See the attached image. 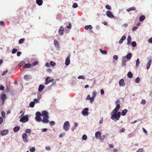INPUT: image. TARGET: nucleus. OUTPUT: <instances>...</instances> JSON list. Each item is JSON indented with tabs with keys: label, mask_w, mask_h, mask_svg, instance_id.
I'll list each match as a JSON object with an SVG mask.
<instances>
[{
	"label": "nucleus",
	"mask_w": 152,
	"mask_h": 152,
	"mask_svg": "<svg viewBox=\"0 0 152 152\" xmlns=\"http://www.w3.org/2000/svg\"><path fill=\"white\" fill-rule=\"evenodd\" d=\"M42 113L43 114V119L42 120V121L45 123H47L49 122V120L48 118H49V116L48 115V113L46 111H43L42 112Z\"/></svg>",
	"instance_id": "obj_1"
},
{
	"label": "nucleus",
	"mask_w": 152,
	"mask_h": 152,
	"mask_svg": "<svg viewBox=\"0 0 152 152\" xmlns=\"http://www.w3.org/2000/svg\"><path fill=\"white\" fill-rule=\"evenodd\" d=\"M111 116V118L113 120L117 121L119 120V118L120 117L121 113L120 112H118L115 113H113Z\"/></svg>",
	"instance_id": "obj_2"
},
{
	"label": "nucleus",
	"mask_w": 152,
	"mask_h": 152,
	"mask_svg": "<svg viewBox=\"0 0 152 152\" xmlns=\"http://www.w3.org/2000/svg\"><path fill=\"white\" fill-rule=\"evenodd\" d=\"M70 127V125L69 121H66L63 125V128L65 131H67Z\"/></svg>",
	"instance_id": "obj_3"
},
{
	"label": "nucleus",
	"mask_w": 152,
	"mask_h": 152,
	"mask_svg": "<svg viewBox=\"0 0 152 152\" xmlns=\"http://www.w3.org/2000/svg\"><path fill=\"white\" fill-rule=\"evenodd\" d=\"M28 115H26L21 118L20 120V121L23 123H25L28 121Z\"/></svg>",
	"instance_id": "obj_4"
},
{
	"label": "nucleus",
	"mask_w": 152,
	"mask_h": 152,
	"mask_svg": "<svg viewBox=\"0 0 152 152\" xmlns=\"http://www.w3.org/2000/svg\"><path fill=\"white\" fill-rule=\"evenodd\" d=\"M50 77H47L45 80V84L46 85H48L49 83L52 82L54 80L53 79H52L50 80H48V79H50Z\"/></svg>",
	"instance_id": "obj_5"
},
{
	"label": "nucleus",
	"mask_w": 152,
	"mask_h": 152,
	"mask_svg": "<svg viewBox=\"0 0 152 152\" xmlns=\"http://www.w3.org/2000/svg\"><path fill=\"white\" fill-rule=\"evenodd\" d=\"M88 108H86L83 109L82 111V114L84 116L88 115Z\"/></svg>",
	"instance_id": "obj_6"
},
{
	"label": "nucleus",
	"mask_w": 152,
	"mask_h": 152,
	"mask_svg": "<svg viewBox=\"0 0 152 152\" xmlns=\"http://www.w3.org/2000/svg\"><path fill=\"white\" fill-rule=\"evenodd\" d=\"M22 138L23 141L24 142H27L28 141L27 139V134L25 133H23L22 135Z\"/></svg>",
	"instance_id": "obj_7"
},
{
	"label": "nucleus",
	"mask_w": 152,
	"mask_h": 152,
	"mask_svg": "<svg viewBox=\"0 0 152 152\" xmlns=\"http://www.w3.org/2000/svg\"><path fill=\"white\" fill-rule=\"evenodd\" d=\"M106 15L108 17L110 18H113L114 17L112 12L110 11H107L106 12Z\"/></svg>",
	"instance_id": "obj_8"
},
{
	"label": "nucleus",
	"mask_w": 152,
	"mask_h": 152,
	"mask_svg": "<svg viewBox=\"0 0 152 152\" xmlns=\"http://www.w3.org/2000/svg\"><path fill=\"white\" fill-rule=\"evenodd\" d=\"M120 108V105L119 104H117L116 107L112 112V113H117L118 110Z\"/></svg>",
	"instance_id": "obj_9"
},
{
	"label": "nucleus",
	"mask_w": 152,
	"mask_h": 152,
	"mask_svg": "<svg viewBox=\"0 0 152 152\" xmlns=\"http://www.w3.org/2000/svg\"><path fill=\"white\" fill-rule=\"evenodd\" d=\"M64 28L62 26H61L60 28L58 31L59 34L60 35H62L64 33Z\"/></svg>",
	"instance_id": "obj_10"
},
{
	"label": "nucleus",
	"mask_w": 152,
	"mask_h": 152,
	"mask_svg": "<svg viewBox=\"0 0 152 152\" xmlns=\"http://www.w3.org/2000/svg\"><path fill=\"white\" fill-rule=\"evenodd\" d=\"M70 56L69 55L66 58L65 62V64L66 65L68 66V65L70 62Z\"/></svg>",
	"instance_id": "obj_11"
},
{
	"label": "nucleus",
	"mask_w": 152,
	"mask_h": 152,
	"mask_svg": "<svg viewBox=\"0 0 152 152\" xmlns=\"http://www.w3.org/2000/svg\"><path fill=\"white\" fill-rule=\"evenodd\" d=\"M125 57H123L122 62V66H126V61L125 60Z\"/></svg>",
	"instance_id": "obj_12"
},
{
	"label": "nucleus",
	"mask_w": 152,
	"mask_h": 152,
	"mask_svg": "<svg viewBox=\"0 0 152 152\" xmlns=\"http://www.w3.org/2000/svg\"><path fill=\"white\" fill-rule=\"evenodd\" d=\"M119 86H125V84L124 83V80L123 79H121L119 82Z\"/></svg>",
	"instance_id": "obj_13"
},
{
	"label": "nucleus",
	"mask_w": 152,
	"mask_h": 152,
	"mask_svg": "<svg viewBox=\"0 0 152 152\" xmlns=\"http://www.w3.org/2000/svg\"><path fill=\"white\" fill-rule=\"evenodd\" d=\"M8 133V131L6 130H4L2 131L1 132V134L2 136H4L7 134Z\"/></svg>",
	"instance_id": "obj_14"
},
{
	"label": "nucleus",
	"mask_w": 152,
	"mask_h": 152,
	"mask_svg": "<svg viewBox=\"0 0 152 152\" xmlns=\"http://www.w3.org/2000/svg\"><path fill=\"white\" fill-rule=\"evenodd\" d=\"M126 36H123L119 42V44H121L123 43V41L126 39Z\"/></svg>",
	"instance_id": "obj_15"
},
{
	"label": "nucleus",
	"mask_w": 152,
	"mask_h": 152,
	"mask_svg": "<svg viewBox=\"0 0 152 152\" xmlns=\"http://www.w3.org/2000/svg\"><path fill=\"white\" fill-rule=\"evenodd\" d=\"M101 135V133L100 132L98 131L95 133V137L96 138L99 137Z\"/></svg>",
	"instance_id": "obj_16"
},
{
	"label": "nucleus",
	"mask_w": 152,
	"mask_h": 152,
	"mask_svg": "<svg viewBox=\"0 0 152 152\" xmlns=\"http://www.w3.org/2000/svg\"><path fill=\"white\" fill-rule=\"evenodd\" d=\"M1 99L2 100L3 102H4L6 99V96L5 94H3L1 95Z\"/></svg>",
	"instance_id": "obj_17"
},
{
	"label": "nucleus",
	"mask_w": 152,
	"mask_h": 152,
	"mask_svg": "<svg viewBox=\"0 0 152 152\" xmlns=\"http://www.w3.org/2000/svg\"><path fill=\"white\" fill-rule=\"evenodd\" d=\"M36 2L37 4L39 6L41 5L43 3L42 0H36Z\"/></svg>",
	"instance_id": "obj_18"
},
{
	"label": "nucleus",
	"mask_w": 152,
	"mask_h": 152,
	"mask_svg": "<svg viewBox=\"0 0 152 152\" xmlns=\"http://www.w3.org/2000/svg\"><path fill=\"white\" fill-rule=\"evenodd\" d=\"M152 62V60L151 59H150L148 62L147 66H146V68L147 69H148L150 68V65L151 64Z\"/></svg>",
	"instance_id": "obj_19"
},
{
	"label": "nucleus",
	"mask_w": 152,
	"mask_h": 152,
	"mask_svg": "<svg viewBox=\"0 0 152 152\" xmlns=\"http://www.w3.org/2000/svg\"><path fill=\"white\" fill-rule=\"evenodd\" d=\"M44 86L43 85H40L39 86V88H38V91H40L41 92L42 91L43 89H44Z\"/></svg>",
	"instance_id": "obj_20"
},
{
	"label": "nucleus",
	"mask_w": 152,
	"mask_h": 152,
	"mask_svg": "<svg viewBox=\"0 0 152 152\" xmlns=\"http://www.w3.org/2000/svg\"><path fill=\"white\" fill-rule=\"evenodd\" d=\"M131 41V38L130 36H129L127 38V44L130 45Z\"/></svg>",
	"instance_id": "obj_21"
},
{
	"label": "nucleus",
	"mask_w": 152,
	"mask_h": 152,
	"mask_svg": "<svg viewBox=\"0 0 152 152\" xmlns=\"http://www.w3.org/2000/svg\"><path fill=\"white\" fill-rule=\"evenodd\" d=\"M20 129V127L19 126H17L15 127L13 129V131L15 132H18Z\"/></svg>",
	"instance_id": "obj_22"
},
{
	"label": "nucleus",
	"mask_w": 152,
	"mask_h": 152,
	"mask_svg": "<svg viewBox=\"0 0 152 152\" xmlns=\"http://www.w3.org/2000/svg\"><path fill=\"white\" fill-rule=\"evenodd\" d=\"M54 44L56 47L58 48L59 45V43L56 40H55L54 42Z\"/></svg>",
	"instance_id": "obj_23"
},
{
	"label": "nucleus",
	"mask_w": 152,
	"mask_h": 152,
	"mask_svg": "<svg viewBox=\"0 0 152 152\" xmlns=\"http://www.w3.org/2000/svg\"><path fill=\"white\" fill-rule=\"evenodd\" d=\"M127 59L129 60L131 59L132 57V54L131 53H128L126 56Z\"/></svg>",
	"instance_id": "obj_24"
},
{
	"label": "nucleus",
	"mask_w": 152,
	"mask_h": 152,
	"mask_svg": "<svg viewBox=\"0 0 152 152\" xmlns=\"http://www.w3.org/2000/svg\"><path fill=\"white\" fill-rule=\"evenodd\" d=\"M127 112V109H124L121 112V115L122 116H124L126 115V113Z\"/></svg>",
	"instance_id": "obj_25"
},
{
	"label": "nucleus",
	"mask_w": 152,
	"mask_h": 152,
	"mask_svg": "<svg viewBox=\"0 0 152 152\" xmlns=\"http://www.w3.org/2000/svg\"><path fill=\"white\" fill-rule=\"evenodd\" d=\"M136 10V7H131L129 8V9H127V11L128 12L132 10Z\"/></svg>",
	"instance_id": "obj_26"
},
{
	"label": "nucleus",
	"mask_w": 152,
	"mask_h": 152,
	"mask_svg": "<svg viewBox=\"0 0 152 152\" xmlns=\"http://www.w3.org/2000/svg\"><path fill=\"white\" fill-rule=\"evenodd\" d=\"M127 76L128 77L130 78H131L133 77V75L132 73L131 72H129L127 73Z\"/></svg>",
	"instance_id": "obj_27"
},
{
	"label": "nucleus",
	"mask_w": 152,
	"mask_h": 152,
	"mask_svg": "<svg viewBox=\"0 0 152 152\" xmlns=\"http://www.w3.org/2000/svg\"><path fill=\"white\" fill-rule=\"evenodd\" d=\"M145 18V16L144 15H141L139 18V20L140 21H142L144 20Z\"/></svg>",
	"instance_id": "obj_28"
},
{
	"label": "nucleus",
	"mask_w": 152,
	"mask_h": 152,
	"mask_svg": "<svg viewBox=\"0 0 152 152\" xmlns=\"http://www.w3.org/2000/svg\"><path fill=\"white\" fill-rule=\"evenodd\" d=\"M31 66V64H26L23 66L24 68H30Z\"/></svg>",
	"instance_id": "obj_29"
},
{
	"label": "nucleus",
	"mask_w": 152,
	"mask_h": 152,
	"mask_svg": "<svg viewBox=\"0 0 152 152\" xmlns=\"http://www.w3.org/2000/svg\"><path fill=\"white\" fill-rule=\"evenodd\" d=\"M88 28L91 29L92 28V27L91 25L86 26L85 27V29L86 30H88Z\"/></svg>",
	"instance_id": "obj_30"
},
{
	"label": "nucleus",
	"mask_w": 152,
	"mask_h": 152,
	"mask_svg": "<svg viewBox=\"0 0 152 152\" xmlns=\"http://www.w3.org/2000/svg\"><path fill=\"white\" fill-rule=\"evenodd\" d=\"M99 50H100L102 54H107V51L106 50H103L101 49H100Z\"/></svg>",
	"instance_id": "obj_31"
},
{
	"label": "nucleus",
	"mask_w": 152,
	"mask_h": 152,
	"mask_svg": "<svg viewBox=\"0 0 152 152\" xmlns=\"http://www.w3.org/2000/svg\"><path fill=\"white\" fill-rule=\"evenodd\" d=\"M35 103L34 102H31L29 104V106L31 107H33Z\"/></svg>",
	"instance_id": "obj_32"
},
{
	"label": "nucleus",
	"mask_w": 152,
	"mask_h": 152,
	"mask_svg": "<svg viewBox=\"0 0 152 152\" xmlns=\"http://www.w3.org/2000/svg\"><path fill=\"white\" fill-rule=\"evenodd\" d=\"M35 119L37 121L40 122L41 121V118L39 116H36L35 117Z\"/></svg>",
	"instance_id": "obj_33"
},
{
	"label": "nucleus",
	"mask_w": 152,
	"mask_h": 152,
	"mask_svg": "<svg viewBox=\"0 0 152 152\" xmlns=\"http://www.w3.org/2000/svg\"><path fill=\"white\" fill-rule=\"evenodd\" d=\"M42 113L41 114V113L39 112H37L36 113V116H43Z\"/></svg>",
	"instance_id": "obj_34"
},
{
	"label": "nucleus",
	"mask_w": 152,
	"mask_h": 152,
	"mask_svg": "<svg viewBox=\"0 0 152 152\" xmlns=\"http://www.w3.org/2000/svg\"><path fill=\"white\" fill-rule=\"evenodd\" d=\"M25 63V62H24V61H21L19 63V66L20 67H21Z\"/></svg>",
	"instance_id": "obj_35"
},
{
	"label": "nucleus",
	"mask_w": 152,
	"mask_h": 152,
	"mask_svg": "<svg viewBox=\"0 0 152 152\" xmlns=\"http://www.w3.org/2000/svg\"><path fill=\"white\" fill-rule=\"evenodd\" d=\"M140 64V61L139 58H137L136 61V66H138Z\"/></svg>",
	"instance_id": "obj_36"
},
{
	"label": "nucleus",
	"mask_w": 152,
	"mask_h": 152,
	"mask_svg": "<svg viewBox=\"0 0 152 152\" xmlns=\"http://www.w3.org/2000/svg\"><path fill=\"white\" fill-rule=\"evenodd\" d=\"M25 41V39L23 38L21 39L19 41V43L21 44L23 43V42Z\"/></svg>",
	"instance_id": "obj_37"
},
{
	"label": "nucleus",
	"mask_w": 152,
	"mask_h": 152,
	"mask_svg": "<svg viewBox=\"0 0 152 152\" xmlns=\"http://www.w3.org/2000/svg\"><path fill=\"white\" fill-rule=\"evenodd\" d=\"M50 64L51 65L54 66L56 65V63L53 61H50Z\"/></svg>",
	"instance_id": "obj_38"
},
{
	"label": "nucleus",
	"mask_w": 152,
	"mask_h": 152,
	"mask_svg": "<svg viewBox=\"0 0 152 152\" xmlns=\"http://www.w3.org/2000/svg\"><path fill=\"white\" fill-rule=\"evenodd\" d=\"M132 47H135L136 46V42L135 41H133L132 43Z\"/></svg>",
	"instance_id": "obj_39"
},
{
	"label": "nucleus",
	"mask_w": 152,
	"mask_h": 152,
	"mask_svg": "<svg viewBox=\"0 0 152 152\" xmlns=\"http://www.w3.org/2000/svg\"><path fill=\"white\" fill-rule=\"evenodd\" d=\"M38 62L37 61H35L33 62L31 64V65L32 66H34L38 64Z\"/></svg>",
	"instance_id": "obj_40"
},
{
	"label": "nucleus",
	"mask_w": 152,
	"mask_h": 152,
	"mask_svg": "<svg viewBox=\"0 0 152 152\" xmlns=\"http://www.w3.org/2000/svg\"><path fill=\"white\" fill-rule=\"evenodd\" d=\"M106 8L108 10H110L111 9V7L109 5H106L105 6Z\"/></svg>",
	"instance_id": "obj_41"
},
{
	"label": "nucleus",
	"mask_w": 152,
	"mask_h": 152,
	"mask_svg": "<svg viewBox=\"0 0 152 152\" xmlns=\"http://www.w3.org/2000/svg\"><path fill=\"white\" fill-rule=\"evenodd\" d=\"M140 79L139 77H137L135 79V82L137 83H138L140 82Z\"/></svg>",
	"instance_id": "obj_42"
},
{
	"label": "nucleus",
	"mask_w": 152,
	"mask_h": 152,
	"mask_svg": "<svg viewBox=\"0 0 152 152\" xmlns=\"http://www.w3.org/2000/svg\"><path fill=\"white\" fill-rule=\"evenodd\" d=\"M30 78L29 77L28 75H25L24 76V78L26 80H28Z\"/></svg>",
	"instance_id": "obj_43"
},
{
	"label": "nucleus",
	"mask_w": 152,
	"mask_h": 152,
	"mask_svg": "<svg viewBox=\"0 0 152 152\" xmlns=\"http://www.w3.org/2000/svg\"><path fill=\"white\" fill-rule=\"evenodd\" d=\"M30 151L31 152H34L35 151V148L34 147H33L31 148L30 150Z\"/></svg>",
	"instance_id": "obj_44"
},
{
	"label": "nucleus",
	"mask_w": 152,
	"mask_h": 152,
	"mask_svg": "<svg viewBox=\"0 0 152 152\" xmlns=\"http://www.w3.org/2000/svg\"><path fill=\"white\" fill-rule=\"evenodd\" d=\"M78 7V5L77 3H75L72 5V7L73 8H76Z\"/></svg>",
	"instance_id": "obj_45"
},
{
	"label": "nucleus",
	"mask_w": 152,
	"mask_h": 152,
	"mask_svg": "<svg viewBox=\"0 0 152 152\" xmlns=\"http://www.w3.org/2000/svg\"><path fill=\"white\" fill-rule=\"evenodd\" d=\"M17 49L15 48H14L12 51V53H15L17 51Z\"/></svg>",
	"instance_id": "obj_46"
},
{
	"label": "nucleus",
	"mask_w": 152,
	"mask_h": 152,
	"mask_svg": "<svg viewBox=\"0 0 152 152\" xmlns=\"http://www.w3.org/2000/svg\"><path fill=\"white\" fill-rule=\"evenodd\" d=\"M31 132V130L30 129H26L25 131V132L27 133H29Z\"/></svg>",
	"instance_id": "obj_47"
},
{
	"label": "nucleus",
	"mask_w": 152,
	"mask_h": 152,
	"mask_svg": "<svg viewBox=\"0 0 152 152\" xmlns=\"http://www.w3.org/2000/svg\"><path fill=\"white\" fill-rule=\"evenodd\" d=\"M77 78L78 79H85V77L82 75H80L79 76H78L77 77Z\"/></svg>",
	"instance_id": "obj_48"
},
{
	"label": "nucleus",
	"mask_w": 152,
	"mask_h": 152,
	"mask_svg": "<svg viewBox=\"0 0 152 152\" xmlns=\"http://www.w3.org/2000/svg\"><path fill=\"white\" fill-rule=\"evenodd\" d=\"M1 113L2 116L4 118L5 117V113L4 111H3L1 112Z\"/></svg>",
	"instance_id": "obj_49"
},
{
	"label": "nucleus",
	"mask_w": 152,
	"mask_h": 152,
	"mask_svg": "<svg viewBox=\"0 0 152 152\" xmlns=\"http://www.w3.org/2000/svg\"><path fill=\"white\" fill-rule=\"evenodd\" d=\"M120 103V101L119 100H118L117 101H116L115 102V104L116 105H117L118 104H119Z\"/></svg>",
	"instance_id": "obj_50"
},
{
	"label": "nucleus",
	"mask_w": 152,
	"mask_h": 152,
	"mask_svg": "<svg viewBox=\"0 0 152 152\" xmlns=\"http://www.w3.org/2000/svg\"><path fill=\"white\" fill-rule=\"evenodd\" d=\"M8 72V70H6V71H4L2 74V75H5L7 72Z\"/></svg>",
	"instance_id": "obj_51"
},
{
	"label": "nucleus",
	"mask_w": 152,
	"mask_h": 152,
	"mask_svg": "<svg viewBox=\"0 0 152 152\" xmlns=\"http://www.w3.org/2000/svg\"><path fill=\"white\" fill-rule=\"evenodd\" d=\"M87 138V136L86 135H84L82 137L83 140H86Z\"/></svg>",
	"instance_id": "obj_52"
},
{
	"label": "nucleus",
	"mask_w": 152,
	"mask_h": 152,
	"mask_svg": "<svg viewBox=\"0 0 152 152\" xmlns=\"http://www.w3.org/2000/svg\"><path fill=\"white\" fill-rule=\"evenodd\" d=\"M113 58L114 60H116L118 58V57L117 55H115L113 56Z\"/></svg>",
	"instance_id": "obj_53"
},
{
	"label": "nucleus",
	"mask_w": 152,
	"mask_h": 152,
	"mask_svg": "<svg viewBox=\"0 0 152 152\" xmlns=\"http://www.w3.org/2000/svg\"><path fill=\"white\" fill-rule=\"evenodd\" d=\"M100 140H103L105 137V136L104 135H103L102 136H100Z\"/></svg>",
	"instance_id": "obj_54"
},
{
	"label": "nucleus",
	"mask_w": 152,
	"mask_h": 152,
	"mask_svg": "<svg viewBox=\"0 0 152 152\" xmlns=\"http://www.w3.org/2000/svg\"><path fill=\"white\" fill-rule=\"evenodd\" d=\"M4 88V87L2 85H0V90H3Z\"/></svg>",
	"instance_id": "obj_55"
},
{
	"label": "nucleus",
	"mask_w": 152,
	"mask_h": 152,
	"mask_svg": "<svg viewBox=\"0 0 152 152\" xmlns=\"http://www.w3.org/2000/svg\"><path fill=\"white\" fill-rule=\"evenodd\" d=\"M96 95V92L94 91L93 92V96L92 97H95Z\"/></svg>",
	"instance_id": "obj_56"
},
{
	"label": "nucleus",
	"mask_w": 152,
	"mask_h": 152,
	"mask_svg": "<svg viewBox=\"0 0 152 152\" xmlns=\"http://www.w3.org/2000/svg\"><path fill=\"white\" fill-rule=\"evenodd\" d=\"M103 117L101 118L100 120V121H99V123L100 124H102L103 122Z\"/></svg>",
	"instance_id": "obj_57"
},
{
	"label": "nucleus",
	"mask_w": 152,
	"mask_h": 152,
	"mask_svg": "<svg viewBox=\"0 0 152 152\" xmlns=\"http://www.w3.org/2000/svg\"><path fill=\"white\" fill-rule=\"evenodd\" d=\"M146 102V101L145 100L142 99L141 102V104H144Z\"/></svg>",
	"instance_id": "obj_58"
},
{
	"label": "nucleus",
	"mask_w": 152,
	"mask_h": 152,
	"mask_svg": "<svg viewBox=\"0 0 152 152\" xmlns=\"http://www.w3.org/2000/svg\"><path fill=\"white\" fill-rule=\"evenodd\" d=\"M143 151V149L142 148H140L138 149L136 152H142Z\"/></svg>",
	"instance_id": "obj_59"
},
{
	"label": "nucleus",
	"mask_w": 152,
	"mask_h": 152,
	"mask_svg": "<svg viewBox=\"0 0 152 152\" xmlns=\"http://www.w3.org/2000/svg\"><path fill=\"white\" fill-rule=\"evenodd\" d=\"M138 28V27L137 26L133 27L132 28V30L133 31H134L136 30Z\"/></svg>",
	"instance_id": "obj_60"
},
{
	"label": "nucleus",
	"mask_w": 152,
	"mask_h": 152,
	"mask_svg": "<svg viewBox=\"0 0 152 152\" xmlns=\"http://www.w3.org/2000/svg\"><path fill=\"white\" fill-rule=\"evenodd\" d=\"M50 125H53L55 124V122L53 121H51L50 122Z\"/></svg>",
	"instance_id": "obj_61"
},
{
	"label": "nucleus",
	"mask_w": 152,
	"mask_h": 152,
	"mask_svg": "<svg viewBox=\"0 0 152 152\" xmlns=\"http://www.w3.org/2000/svg\"><path fill=\"white\" fill-rule=\"evenodd\" d=\"M3 121V118L1 117H0V124H1L2 123Z\"/></svg>",
	"instance_id": "obj_62"
},
{
	"label": "nucleus",
	"mask_w": 152,
	"mask_h": 152,
	"mask_svg": "<svg viewBox=\"0 0 152 152\" xmlns=\"http://www.w3.org/2000/svg\"><path fill=\"white\" fill-rule=\"evenodd\" d=\"M142 130L143 132L146 134H147V132L146 130L144 129V128H142Z\"/></svg>",
	"instance_id": "obj_63"
},
{
	"label": "nucleus",
	"mask_w": 152,
	"mask_h": 152,
	"mask_svg": "<svg viewBox=\"0 0 152 152\" xmlns=\"http://www.w3.org/2000/svg\"><path fill=\"white\" fill-rule=\"evenodd\" d=\"M148 42L149 43H152V37H151L149 39Z\"/></svg>",
	"instance_id": "obj_64"
}]
</instances>
